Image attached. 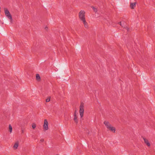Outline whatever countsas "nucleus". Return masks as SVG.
Segmentation results:
<instances>
[{
  "label": "nucleus",
  "mask_w": 155,
  "mask_h": 155,
  "mask_svg": "<svg viewBox=\"0 0 155 155\" xmlns=\"http://www.w3.org/2000/svg\"><path fill=\"white\" fill-rule=\"evenodd\" d=\"M85 12L84 11L81 10L79 13V17L80 20L82 21L85 20Z\"/></svg>",
  "instance_id": "1"
},
{
  "label": "nucleus",
  "mask_w": 155,
  "mask_h": 155,
  "mask_svg": "<svg viewBox=\"0 0 155 155\" xmlns=\"http://www.w3.org/2000/svg\"><path fill=\"white\" fill-rule=\"evenodd\" d=\"M84 104L83 103H81L80 107L79 110L80 115L81 118L83 116L84 112Z\"/></svg>",
  "instance_id": "2"
},
{
  "label": "nucleus",
  "mask_w": 155,
  "mask_h": 155,
  "mask_svg": "<svg viewBox=\"0 0 155 155\" xmlns=\"http://www.w3.org/2000/svg\"><path fill=\"white\" fill-rule=\"evenodd\" d=\"M48 122L46 119H45L44 121V124L43 125L44 130L45 131L48 129Z\"/></svg>",
  "instance_id": "3"
},
{
  "label": "nucleus",
  "mask_w": 155,
  "mask_h": 155,
  "mask_svg": "<svg viewBox=\"0 0 155 155\" xmlns=\"http://www.w3.org/2000/svg\"><path fill=\"white\" fill-rule=\"evenodd\" d=\"M104 124L106 126L107 128L108 129L111 126V124L108 121H105L104 122Z\"/></svg>",
  "instance_id": "4"
},
{
  "label": "nucleus",
  "mask_w": 155,
  "mask_h": 155,
  "mask_svg": "<svg viewBox=\"0 0 155 155\" xmlns=\"http://www.w3.org/2000/svg\"><path fill=\"white\" fill-rule=\"evenodd\" d=\"M19 145V142L17 141L15 142L14 145L13 146V148L14 150H16L17 149Z\"/></svg>",
  "instance_id": "5"
},
{
  "label": "nucleus",
  "mask_w": 155,
  "mask_h": 155,
  "mask_svg": "<svg viewBox=\"0 0 155 155\" xmlns=\"http://www.w3.org/2000/svg\"><path fill=\"white\" fill-rule=\"evenodd\" d=\"M143 139L144 140L145 143L147 145L148 147L150 146V145L148 140L145 138L144 137H143Z\"/></svg>",
  "instance_id": "6"
},
{
  "label": "nucleus",
  "mask_w": 155,
  "mask_h": 155,
  "mask_svg": "<svg viewBox=\"0 0 155 155\" xmlns=\"http://www.w3.org/2000/svg\"><path fill=\"white\" fill-rule=\"evenodd\" d=\"M10 20L11 22H12V17L11 15L10 14V13L8 14H6L5 15Z\"/></svg>",
  "instance_id": "7"
},
{
  "label": "nucleus",
  "mask_w": 155,
  "mask_h": 155,
  "mask_svg": "<svg viewBox=\"0 0 155 155\" xmlns=\"http://www.w3.org/2000/svg\"><path fill=\"white\" fill-rule=\"evenodd\" d=\"M82 21L83 22L84 24V27L86 28H88V23L86 21L85 19L84 20Z\"/></svg>",
  "instance_id": "8"
},
{
  "label": "nucleus",
  "mask_w": 155,
  "mask_h": 155,
  "mask_svg": "<svg viewBox=\"0 0 155 155\" xmlns=\"http://www.w3.org/2000/svg\"><path fill=\"white\" fill-rule=\"evenodd\" d=\"M136 5V3H130V8L132 9H133L135 7Z\"/></svg>",
  "instance_id": "9"
},
{
  "label": "nucleus",
  "mask_w": 155,
  "mask_h": 155,
  "mask_svg": "<svg viewBox=\"0 0 155 155\" xmlns=\"http://www.w3.org/2000/svg\"><path fill=\"white\" fill-rule=\"evenodd\" d=\"M108 129L109 130H110L111 131H112L114 133H115V128L114 127L112 126Z\"/></svg>",
  "instance_id": "10"
},
{
  "label": "nucleus",
  "mask_w": 155,
  "mask_h": 155,
  "mask_svg": "<svg viewBox=\"0 0 155 155\" xmlns=\"http://www.w3.org/2000/svg\"><path fill=\"white\" fill-rule=\"evenodd\" d=\"M36 79L38 81H40L41 80L40 77L38 74H36Z\"/></svg>",
  "instance_id": "11"
},
{
  "label": "nucleus",
  "mask_w": 155,
  "mask_h": 155,
  "mask_svg": "<svg viewBox=\"0 0 155 155\" xmlns=\"http://www.w3.org/2000/svg\"><path fill=\"white\" fill-rule=\"evenodd\" d=\"M74 120L76 123H78V120H77V117L76 114H74Z\"/></svg>",
  "instance_id": "12"
},
{
  "label": "nucleus",
  "mask_w": 155,
  "mask_h": 155,
  "mask_svg": "<svg viewBox=\"0 0 155 155\" xmlns=\"http://www.w3.org/2000/svg\"><path fill=\"white\" fill-rule=\"evenodd\" d=\"M4 11H5V15L6 14H8L9 13V12L8 10L7 9V8H4Z\"/></svg>",
  "instance_id": "13"
},
{
  "label": "nucleus",
  "mask_w": 155,
  "mask_h": 155,
  "mask_svg": "<svg viewBox=\"0 0 155 155\" xmlns=\"http://www.w3.org/2000/svg\"><path fill=\"white\" fill-rule=\"evenodd\" d=\"M9 131L10 133H12V128L11 125L10 124L9 125Z\"/></svg>",
  "instance_id": "14"
},
{
  "label": "nucleus",
  "mask_w": 155,
  "mask_h": 155,
  "mask_svg": "<svg viewBox=\"0 0 155 155\" xmlns=\"http://www.w3.org/2000/svg\"><path fill=\"white\" fill-rule=\"evenodd\" d=\"M32 127L33 129H34L36 127V124L35 123L32 124Z\"/></svg>",
  "instance_id": "15"
},
{
  "label": "nucleus",
  "mask_w": 155,
  "mask_h": 155,
  "mask_svg": "<svg viewBox=\"0 0 155 155\" xmlns=\"http://www.w3.org/2000/svg\"><path fill=\"white\" fill-rule=\"evenodd\" d=\"M93 9L94 10L95 12H97V8H95L94 7H92Z\"/></svg>",
  "instance_id": "16"
},
{
  "label": "nucleus",
  "mask_w": 155,
  "mask_h": 155,
  "mask_svg": "<svg viewBox=\"0 0 155 155\" xmlns=\"http://www.w3.org/2000/svg\"><path fill=\"white\" fill-rule=\"evenodd\" d=\"M50 98H48L46 100V101L47 102H49L50 101Z\"/></svg>",
  "instance_id": "17"
},
{
  "label": "nucleus",
  "mask_w": 155,
  "mask_h": 155,
  "mask_svg": "<svg viewBox=\"0 0 155 155\" xmlns=\"http://www.w3.org/2000/svg\"><path fill=\"white\" fill-rule=\"evenodd\" d=\"M125 23L124 22V21H122V25H123V26H124V28H125Z\"/></svg>",
  "instance_id": "18"
},
{
  "label": "nucleus",
  "mask_w": 155,
  "mask_h": 155,
  "mask_svg": "<svg viewBox=\"0 0 155 155\" xmlns=\"http://www.w3.org/2000/svg\"><path fill=\"white\" fill-rule=\"evenodd\" d=\"M122 21L121 22V21H120V22H119L118 23V24L119 25H120L121 26H122V27H124V26H123V25H122Z\"/></svg>",
  "instance_id": "19"
},
{
  "label": "nucleus",
  "mask_w": 155,
  "mask_h": 155,
  "mask_svg": "<svg viewBox=\"0 0 155 155\" xmlns=\"http://www.w3.org/2000/svg\"><path fill=\"white\" fill-rule=\"evenodd\" d=\"M44 141V139H41L40 140V141L41 142H43Z\"/></svg>",
  "instance_id": "20"
},
{
  "label": "nucleus",
  "mask_w": 155,
  "mask_h": 155,
  "mask_svg": "<svg viewBox=\"0 0 155 155\" xmlns=\"http://www.w3.org/2000/svg\"><path fill=\"white\" fill-rule=\"evenodd\" d=\"M125 29L127 31H129V28L128 27H127Z\"/></svg>",
  "instance_id": "21"
},
{
  "label": "nucleus",
  "mask_w": 155,
  "mask_h": 155,
  "mask_svg": "<svg viewBox=\"0 0 155 155\" xmlns=\"http://www.w3.org/2000/svg\"><path fill=\"white\" fill-rule=\"evenodd\" d=\"M76 111L75 110L74 112V114H76Z\"/></svg>",
  "instance_id": "22"
},
{
  "label": "nucleus",
  "mask_w": 155,
  "mask_h": 155,
  "mask_svg": "<svg viewBox=\"0 0 155 155\" xmlns=\"http://www.w3.org/2000/svg\"><path fill=\"white\" fill-rule=\"evenodd\" d=\"M47 28H47V27H46L45 28V29H47Z\"/></svg>",
  "instance_id": "23"
},
{
  "label": "nucleus",
  "mask_w": 155,
  "mask_h": 155,
  "mask_svg": "<svg viewBox=\"0 0 155 155\" xmlns=\"http://www.w3.org/2000/svg\"><path fill=\"white\" fill-rule=\"evenodd\" d=\"M58 155L57 154V155Z\"/></svg>",
  "instance_id": "24"
}]
</instances>
